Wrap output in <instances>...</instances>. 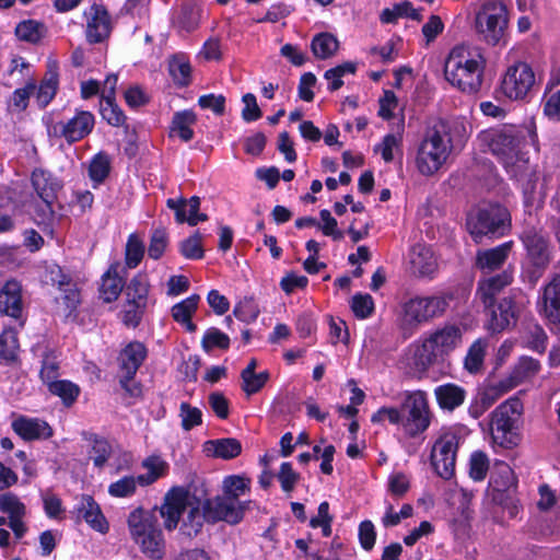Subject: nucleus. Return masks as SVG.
<instances>
[{"instance_id": "obj_1", "label": "nucleus", "mask_w": 560, "mask_h": 560, "mask_svg": "<svg viewBox=\"0 0 560 560\" xmlns=\"http://www.w3.org/2000/svg\"><path fill=\"white\" fill-rule=\"evenodd\" d=\"M206 491H201L200 495L191 493L189 489L183 487L172 488L164 498V502L160 508V515L164 520L166 530H174L182 518L179 526L180 535L192 538L196 537L207 522L206 510L202 508V497Z\"/></svg>"}, {"instance_id": "obj_2", "label": "nucleus", "mask_w": 560, "mask_h": 560, "mask_svg": "<svg viewBox=\"0 0 560 560\" xmlns=\"http://www.w3.org/2000/svg\"><path fill=\"white\" fill-rule=\"evenodd\" d=\"M460 131H465L463 124L442 118L427 126L416 156L417 168L422 175H433L443 166L453 150L454 137Z\"/></svg>"}, {"instance_id": "obj_3", "label": "nucleus", "mask_w": 560, "mask_h": 560, "mask_svg": "<svg viewBox=\"0 0 560 560\" xmlns=\"http://www.w3.org/2000/svg\"><path fill=\"white\" fill-rule=\"evenodd\" d=\"M486 63L480 49L457 45L445 59L444 77L462 93L477 95L483 85Z\"/></svg>"}, {"instance_id": "obj_4", "label": "nucleus", "mask_w": 560, "mask_h": 560, "mask_svg": "<svg viewBox=\"0 0 560 560\" xmlns=\"http://www.w3.org/2000/svg\"><path fill=\"white\" fill-rule=\"evenodd\" d=\"M464 328L456 324H444L433 330L416 350L415 363L425 371L439 359H444L463 342Z\"/></svg>"}, {"instance_id": "obj_5", "label": "nucleus", "mask_w": 560, "mask_h": 560, "mask_svg": "<svg viewBox=\"0 0 560 560\" xmlns=\"http://www.w3.org/2000/svg\"><path fill=\"white\" fill-rule=\"evenodd\" d=\"M127 522L130 535L141 551L153 560L162 559L165 555V539L155 513L136 509Z\"/></svg>"}, {"instance_id": "obj_6", "label": "nucleus", "mask_w": 560, "mask_h": 560, "mask_svg": "<svg viewBox=\"0 0 560 560\" xmlns=\"http://www.w3.org/2000/svg\"><path fill=\"white\" fill-rule=\"evenodd\" d=\"M127 522L130 535L141 551L153 560L162 559L165 555V539L155 513L136 509Z\"/></svg>"}, {"instance_id": "obj_7", "label": "nucleus", "mask_w": 560, "mask_h": 560, "mask_svg": "<svg viewBox=\"0 0 560 560\" xmlns=\"http://www.w3.org/2000/svg\"><path fill=\"white\" fill-rule=\"evenodd\" d=\"M523 410V401L514 396L491 412L490 433L494 444L512 448L521 442L520 422Z\"/></svg>"}, {"instance_id": "obj_8", "label": "nucleus", "mask_w": 560, "mask_h": 560, "mask_svg": "<svg viewBox=\"0 0 560 560\" xmlns=\"http://www.w3.org/2000/svg\"><path fill=\"white\" fill-rule=\"evenodd\" d=\"M489 148L503 163L506 172L515 178H522L525 160L522 152V138L513 127H504L487 135Z\"/></svg>"}, {"instance_id": "obj_9", "label": "nucleus", "mask_w": 560, "mask_h": 560, "mask_svg": "<svg viewBox=\"0 0 560 560\" xmlns=\"http://www.w3.org/2000/svg\"><path fill=\"white\" fill-rule=\"evenodd\" d=\"M509 18L499 0H482L476 11L475 25L479 38L490 46L499 45L505 35Z\"/></svg>"}, {"instance_id": "obj_10", "label": "nucleus", "mask_w": 560, "mask_h": 560, "mask_svg": "<svg viewBox=\"0 0 560 560\" xmlns=\"http://www.w3.org/2000/svg\"><path fill=\"white\" fill-rule=\"evenodd\" d=\"M399 411L402 416V429L408 436L415 438L429 428L430 408L425 392H405Z\"/></svg>"}, {"instance_id": "obj_11", "label": "nucleus", "mask_w": 560, "mask_h": 560, "mask_svg": "<svg viewBox=\"0 0 560 560\" xmlns=\"http://www.w3.org/2000/svg\"><path fill=\"white\" fill-rule=\"evenodd\" d=\"M509 212L506 208L490 203L480 208L476 215L467 219V228L476 243H480L483 236L499 237L508 228Z\"/></svg>"}, {"instance_id": "obj_12", "label": "nucleus", "mask_w": 560, "mask_h": 560, "mask_svg": "<svg viewBox=\"0 0 560 560\" xmlns=\"http://www.w3.org/2000/svg\"><path fill=\"white\" fill-rule=\"evenodd\" d=\"M447 307L448 300L442 295L411 298L402 305V325L409 328L418 327L442 316Z\"/></svg>"}, {"instance_id": "obj_13", "label": "nucleus", "mask_w": 560, "mask_h": 560, "mask_svg": "<svg viewBox=\"0 0 560 560\" xmlns=\"http://www.w3.org/2000/svg\"><path fill=\"white\" fill-rule=\"evenodd\" d=\"M252 501H241L223 494L213 499H205L202 509L206 510L208 523L225 522L231 525L238 524L248 510Z\"/></svg>"}, {"instance_id": "obj_14", "label": "nucleus", "mask_w": 560, "mask_h": 560, "mask_svg": "<svg viewBox=\"0 0 560 560\" xmlns=\"http://www.w3.org/2000/svg\"><path fill=\"white\" fill-rule=\"evenodd\" d=\"M459 438L454 433L442 434L431 450V465L443 479L450 480L455 474Z\"/></svg>"}, {"instance_id": "obj_15", "label": "nucleus", "mask_w": 560, "mask_h": 560, "mask_svg": "<svg viewBox=\"0 0 560 560\" xmlns=\"http://www.w3.org/2000/svg\"><path fill=\"white\" fill-rule=\"evenodd\" d=\"M536 308L549 326L560 331V272L555 273L539 294Z\"/></svg>"}, {"instance_id": "obj_16", "label": "nucleus", "mask_w": 560, "mask_h": 560, "mask_svg": "<svg viewBox=\"0 0 560 560\" xmlns=\"http://www.w3.org/2000/svg\"><path fill=\"white\" fill-rule=\"evenodd\" d=\"M86 19L85 36L90 44L106 40L112 33V19L102 4L94 3L84 12Z\"/></svg>"}, {"instance_id": "obj_17", "label": "nucleus", "mask_w": 560, "mask_h": 560, "mask_svg": "<svg viewBox=\"0 0 560 560\" xmlns=\"http://www.w3.org/2000/svg\"><path fill=\"white\" fill-rule=\"evenodd\" d=\"M95 124L94 115L88 110H77L75 115L66 122H58L54 130L68 143H74L89 136Z\"/></svg>"}, {"instance_id": "obj_18", "label": "nucleus", "mask_w": 560, "mask_h": 560, "mask_svg": "<svg viewBox=\"0 0 560 560\" xmlns=\"http://www.w3.org/2000/svg\"><path fill=\"white\" fill-rule=\"evenodd\" d=\"M148 350L145 346L140 341L129 342L118 355L119 371L121 377L119 383H126L127 381H133L139 368L147 359Z\"/></svg>"}, {"instance_id": "obj_19", "label": "nucleus", "mask_w": 560, "mask_h": 560, "mask_svg": "<svg viewBox=\"0 0 560 560\" xmlns=\"http://www.w3.org/2000/svg\"><path fill=\"white\" fill-rule=\"evenodd\" d=\"M11 427L25 441L46 440L52 436L50 425L38 418L20 416L12 422Z\"/></svg>"}, {"instance_id": "obj_20", "label": "nucleus", "mask_w": 560, "mask_h": 560, "mask_svg": "<svg viewBox=\"0 0 560 560\" xmlns=\"http://www.w3.org/2000/svg\"><path fill=\"white\" fill-rule=\"evenodd\" d=\"M500 91L509 100H523L525 96V62L515 61L508 68L501 81Z\"/></svg>"}, {"instance_id": "obj_21", "label": "nucleus", "mask_w": 560, "mask_h": 560, "mask_svg": "<svg viewBox=\"0 0 560 560\" xmlns=\"http://www.w3.org/2000/svg\"><path fill=\"white\" fill-rule=\"evenodd\" d=\"M549 260L550 252L545 236L541 234L527 236V265L530 264L538 269V272H532L529 279L536 281L540 277L541 270L549 264Z\"/></svg>"}, {"instance_id": "obj_22", "label": "nucleus", "mask_w": 560, "mask_h": 560, "mask_svg": "<svg viewBox=\"0 0 560 560\" xmlns=\"http://www.w3.org/2000/svg\"><path fill=\"white\" fill-rule=\"evenodd\" d=\"M22 287L15 280H9L0 290V313L15 319L22 316Z\"/></svg>"}, {"instance_id": "obj_23", "label": "nucleus", "mask_w": 560, "mask_h": 560, "mask_svg": "<svg viewBox=\"0 0 560 560\" xmlns=\"http://www.w3.org/2000/svg\"><path fill=\"white\" fill-rule=\"evenodd\" d=\"M512 248V242L503 243L494 248L478 250L476 255V267L483 275H490L500 269L508 259Z\"/></svg>"}, {"instance_id": "obj_24", "label": "nucleus", "mask_w": 560, "mask_h": 560, "mask_svg": "<svg viewBox=\"0 0 560 560\" xmlns=\"http://www.w3.org/2000/svg\"><path fill=\"white\" fill-rule=\"evenodd\" d=\"M489 310L490 320L488 328L498 332L515 324V305L512 299L505 298L498 305L495 303Z\"/></svg>"}, {"instance_id": "obj_25", "label": "nucleus", "mask_w": 560, "mask_h": 560, "mask_svg": "<svg viewBox=\"0 0 560 560\" xmlns=\"http://www.w3.org/2000/svg\"><path fill=\"white\" fill-rule=\"evenodd\" d=\"M511 282L512 275L509 271H503L502 273L479 280L477 294L479 295L485 307L493 306L495 296Z\"/></svg>"}, {"instance_id": "obj_26", "label": "nucleus", "mask_w": 560, "mask_h": 560, "mask_svg": "<svg viewBox=\"0 0 560 560\" xmlns=\"http://www.w3.org/2000/svg\"><path fill=\"white\" fill-rule=\"evenodd\" d=\"M411 270L419 277H432L438 262L432 249L423 244H416L410 252Z\"/></svg>"}, {"instance_id": "obj_27", "label": "nucleus", "mask_w": 560, "mask_h": 560, "mask_svg": "<svg viewBox=\"0 0 560 560\" xmlns=\"http://www.w3.org/2000/svg\"><path fill=\"white\" fill-rule=\"evenodd\" d=\"M516 483L512 468L506 463L497 460L490 472L488 489L493 492L511 493L515 490Z\"/></svg>"}, {"instance_id": "obj_28", "label": "nucleus", "mask_w": 560, "mask_h": 560, "mask_svg": "<svg viewBox=\"0 0 560 560\" xmlns=\"http://www.w3.org/2000/svg\"><path fill=\"white\" fill-rule=\"evenodd\" d=\"M434 396L442 410L454 411L465 402L467 392L455 383H445L434 388Z\"/></svg>"}, {"instance_id": "obj_29", "label": "nucleus", "mask_w": 560, "mask_h": 560, "mask_svg": "<svg viewBox=\"0 0 560 560\" xmlns=\"http://www.w3.org/2000/svg\"><path fill=\"white\" fill-rule=\"evenodd\" d=\"M78 515L82 517L93 529L104 534L108 530V523L103 515L100 505L91 495H82L78 505Z\"/></svg>"}, {"instance_id": "obj_30", "label": "nucleus", "mask_w": 560, "mask_h": 560, "mask_svg": "<svg viewBox=\"0 0 560 560\" xmlns=\"http://www.w3.org/2000/svg\"><path fill=\"white\" fill-rule=\"evenodd\" d=\"M199 301L200 296L192 294L172 307L174 320L183 325L189 332H195L197 329V326L191 322V316L196 312Z\"/></svg>"}, {"instance_id": "obj_31", "label": "nucleus", "mask_w": 560, "mask_h": 560, "mask_svg": "<svg viewBox=\"0 0 560 560\" xmlns=\"http://www.w3.org/2000/svg\"><path fill=\"white\" fill-rule=\"evenodd\" d=\"M205 452L213 457L232 459L241 454L242 444L234 438L211 440L205 443Z\"/></svg>"}, {"instance_id": "obj_32", "label": "nucleus", "mask_w": 560, "mask_h": 560, "mask_svg": "<svg viewBox=\"0 0 560 560\" xmlns=\"http://www.w3.org/2000/svg\"><path fill=\"white\" fill-rule=\"evenodd\" d=\"M488 347L489 342L486 338H478L469 346L464 358V369L469 374L482 372Z\"/></svg>"}, {"instance_id": "obj_33", "label": "nucleus", "mask_w": 560, "mask_h": 560, "mask_svg": "<svg viewBox=\"0 0 560 560\" xmlns=\"http://www.w3.org/2000/svg\"><path fill=\"white\" fill-rule=\"evenodd\" d=\"M32 184L39 198L50 206L56 199L58 183L45 171L36 170L32 174Z\"/></svg>"}, {"instance_id": "obj_34", "label": "nucleus", "mask_w": 560, "mask_h": 560, "mask_svg": "<svg viewBox=\"0 0 560 560\" xmlns=\"http://www.w3.org/2000/svg\"><path fill=\"white\" fill-rule=\"evenodd\" d=\"M149 287L150 284L147 275H136L126 287L128 305L147 307Z\"/></svg>"}, {"instance_id": "obj_35", "label": "nucleus", "mask_w": 560, "mask_h": 560, "mask_svg": "<svg viewBox=\"0 0 560 560\" xmlns=\"http://www.w3.org/2000/svg\"><path fill=\"white\" fill-rule=\"evenodd\" d=\"M124 285V280L119 277L117 267L110 266L102 277L100 298L106 303L114 302L120 295Z\"/></svg>"}, {"instance_id": "obj_36", "label": "nucleus", "mask_w": 560, "mask_h": 560, "mask_svg": "<svg viewBox=\"0 0 560 560\" xmlns=\"http://www.w3.org/2000/svg\"><path fill=\"white\" fill-rule=\"evenodd\" d=\"M58 85V72L55 68H49L36 91V102L40 108H45L54 100Z\"/></svg>"}, {"instance_id": "obj_37", "label": "nucleus", "mask_w": 560, "mask_h": 560, "mask_svg": "<svg viewBox=\"0 0 560 560\" xmlns=\"http://www.w3.org/2000/svg\"><path fill=\"white\" fill-rule=\"evenodd\" d=\"M47 389L52 396L59 397L66 408L72 407L81 393L79 385L69 380L51 382Z\"/></svg>"}, {"instance_id": "obj_38", "label": "nucleus", "mask_w": 560, "mask_h": 560, "mask_svg": "<svg viewBox=\"0 0 560 560\" xmlns=\"http://www.w3.org/2000/svg\"><path fill=\"white\" fill-rule=\"evenodd\" d=\"M339 48L338 39L330 33H319L311 42L313 55L322 60L332 57Z\"/></svg>"}, {"instance_id": "obj_39", "label": "nucleus", "mask_w": 560, "mask_h": 560, "mask_svg": "<svg viewBox=\"0 0 560 560\" xmlns=\"http://www.w3.org/2000/svg\"><path fill=\"white\" fill-rule=\"evenodd\" d=\"M196 122V115L191 110L176 112L172 119L171 135H177L180 140L188 142L194 138L190 128Z\"/></svg>"}, {"instance_id": "obj_40", "label": "nucleus", "mask_w": 560, "mask_h": 560, "mask_svg": "<svg viewBox=\"0 0 560 560\" xmlns=\"http://www.w3.org/2000/svg\"><path fill=\"white\" fill-rule=\"evenodd\" d=\"M467 471L475 482H482L490 471V458L482 451H474L468 459Z\"/></svg>"}, {"instance_id": "obj_41", "label": "nucleus", "mask_w": 560, "mask_h": 560, "mask_svg": "<svg viewBox=\"0 0 560 560\" xmlns=\"http://www.w3.org/2000/svg\"><path fill=\"white\" fill-rule=\"evenodd\" d=\"M112 161L109 155L106 152H98L90 162L89 165V177L94 183V187L104 183V180L108 177Z\"/></svg>"}, {"instance_id": "obj_42", "label": "nucleus", "mask_w": 560, "mask_h": 560, "mask_svg": "<svg viewBox=\"0 0 560 560\" xmlns=\"http://www.w3.org/2000/svg\"><path fill=\"white\" fill-rule=\"evenodd\" d=\"M48 280L58 287L59 290L65 291L67 294L65 299L74 305L78 302V294L75 290L68 289L71 285V278L65 273L62 268L58 265H52L47 269Z\"/></svg>"}, {"instance_id": "obj_43", "label": "nucleus", "mask_w": 560, "mask_h": 560, "mask_svg": "<svg viewBox=\"0 0 560 560\" xmlns=\"http://www.w3.org/2000/svg\"><path fill=\"white\" fill-rule=\"evenodd\" d=\"M168 71L177 85L187 86L190 83L191 67L184 55L174 56L170 60Z\"/></svg>"}, {"instance_id": "obj_44", "label": "nucleus", "mask_w": 560, "mask_h": 560, "mask_svg": "<svg viewBox=\"0 0 560 560\" xmlns=\"http://www.w3.org/2000/svg\"><path fill=\"white\" fill-rule=\"evenodd\" d=\"M250 479L240 476V475H230L226 476L222 481V494L240 499L241 495H244L249 491Z\"/></svg>"}, {"instance_id": "obj_45", "label": "nucleus", "mask_w": 560, "mask_h": 560, "mask_svg": "<svg viewBox=\"0 0 560 560\" xmlns=\"http://www.w3.org/2000/svg\"><path fill=\"white\" fill-rule=\"evenodd\" d=\"M201 347L203 351L208 353L214 348L228 350L230 348V337L220 329L210 327L206 330L201 339Z\"/></svg>"}, {"instance_id": "obj_46", "label": "nucleus", "mask_w": 560, "mask_h": 560, "mask_svg": "<svg viewBox=\"0 0 560 560\" xmlns=\"http://www.w3.org/2000/svg\"><path fill=\"white\" fill-rule=\"evenodd\" d=\"M355 70L357 65L351 61L328 69L324 74V78L329 81L328 90L332 92L339 90L343 85L342 77L347 73L353 74Z\"/></svg>"}, {"instance_id": "obj_47", "label": "nucleus", "mask_w": 560, "mask_h": 560, "mask_svg": "<svg viewBox=\"0 0 560 560\" xmlns=\"http://www.w3.org/2000/svg\"><path fill=\"white\" fill-rule=\"evenodd\" d=\"M0 511L10 517H24L26 514V506L20 498L12 493L5 492L0 494Z\"/></svg>"}, {"instance_id": "obj_48", "label": "nucleus", "mask_w": 560, "mask_h": 560, "mask_svg": "<svg viewBox=\"0 0 560 560\" xmlns=\"http://www.w3.org/2000/svg\"><path fill=\"white\" fill-rule=\"evenodd\" d=\"M144 255V244L137 234H130L127 244L125 259L128 268H136Z\"/></svg>"}, {"instance_id": "obj_49", "label": "nucleus", "mask_w": 560, "mask_h": 560, "mask_svg": "<svg viewBox=\"0 0 560 560\" xmlns=\"http://www.w3.org/2000/svg\"><path fill=\"white\" fill-rule=\"evenodd\" d=\"M548 336L537 323H527V348L542 354L547 348Z\"/></svg>"}, {"instance_id": "obj_50", "label": "nucleus", "mask_w": 560, "mask_h": 560, "mask_svg": "<svg viewBox=\"0 0 560 560\" xmlns=\"http://www.w3.org/2000/svg\"><path fill=\"white\" fill-rule=\"evenodd\" d=\"M36 91V82L34 79H31L26 82L23 88L16 89L9 101V106L13 108V110L23 112L28 106V101L31 95Z\"/></svg>"}, {"instance_id": "obj_51", "label": "nucleus", "mask_w": 560, "mask_h": 560, "mask_svg": "<svg viewBox=\"0 0 560 560\" xmlns=\"http://www.w3.org/2000/svg\"><path fill=\"white\" fill-rule=\"evenodd\" d=\"M100 107L103 119H105L109 125L119 127L125 124L126 116L120 107L115 103V98L101 100Z\"/></svg>"}, {"instance_id": "obj_52", "label": "nucleus", "mask_w": 560, "mask_h": 560, "mask_svg": "<svg viewBox=\"0 0 560 560\" xmlns=\"http://www.w3.org/2000/svg\"><path fill=\"white\" fill-rule=\"evenodd\" d=\"M15 35L21 40L37 43L43 35V24L34 20L22 21L15 27Z\"/></svg>"}, {"instance_id": "obj_53", "label": "nucleus", "mask_w": 560, "mask_h": 560, "mask_svg": "<svg viewBox=\"0 0 560 560\" xmlns=\"http://www.w3.org/2000/svg\"><path fill=\"white\" fill-rule=\"evenodd\" d=\"M202 235L199 231L185 238L179 244L180 254L187 259H201L203 257Z\"/></svg>"}, {"instance_id": "obj_54", "label": "nucleus", "mask_w": 560, "mask_h": 560, "mask_svg": "<svg viewBox=\"0 0 560 560\" xmlns=\"http://www.w3.org/2000/svg\"><path fill=\"white\" fill-rule=\"evenodd\" d=\"M179 417L184 431H190L192 428L202 423V412L199 408L183 401L179 406Z\"/></svg>"}, {"instance_id": "obj_55", "label": "nucleus", "mask_w": 560, "mask_h": 560, "mask_svg": "<svg viewBox=\"0 0 560 560\" xmlns=\"http://www.w3.org/2000/svg\"><path fill=\"white\" fill-rule=\"evenodd\" d=\"M176 23L187 32L194 31L199 23L198 9L192 4H183L177 14Z\"/></svg>"}, {"instance_id": "obj_56", "label": "nucleus", "mask_w": 560, "mask_h": 560, "mask_svg": "<svg viewBox=\"0 0 560 560\" xmlns=\"http://www.w3.org/2000/svg\"><path fill=\"white\" fill-rule=\"evenodd\" d=\"M168 244V235L164 229H156L152 232L150 237V244L148 248V255L150 258L158 260L160 259Z\"/></svg>"}, {"instance_id": "obj_57", "label": "nucleus", "mask_w": 560, "mask_h": 560, "mask_svg": "<svg viewBox=\"0 0 560 560\" xmlns=\"http://www.w3.org/2000/svg\"><path fill=\"white\" fill-rule=\"evenodd\" d=\"M60 363L55 355L46 354L42 360L39 377L48 386L51 382L59 380Z\"/></svg>"}, {"instance_id": "obj_58", "label": "nucleus", "mask_w": 560, "mask_h": 560, "mask_svg": "<svg viewBox=\"0 0 560 560\" xmlns=\"http://www.w3.org/2000/svg\"><path fill=\"white\" fill-rule=\"evenodd\" d=\"M270 374L268 371L241 376L242 389L247 396L258 393L268 382Z\"/></svg>"}, {"instance_id": "obj_59", "label": "nucleus", "mask_w": 560, "mask_h": 560, "mask_svg": "<svg viewBox=\"0 0 560 560\" xmlns=\"http://www.w3.org/2000/svg\"><path fill=\"white\" fill-rule=\"evenodd\" d=\"M92 441V459L94 465L101 468L108 460L112 454V446L107 440H105L104 438H100L97 435H95Z\"/></svg>"}, {"instance_id": "obj_60", "label": "nucleus", "mask_w": 560, "mask_h": 560, "mask_svg": "<svg viewBox=\"0 0 560 560\" xmlns=\"http://www.w3.org/2000/svg\"><path fill=\"white\" fill-rule=\"evenodd\" d=\"M137 483H139L138 477L135 478L133 476H126L116 482H113L108 488V492L110 495L117 498L129 497L135 493Z\"/></svg>"}, {"instance_id": "obj_61", "label": "nucleus", "mask_w": 560, "mask_h": 560, "mask_svg": "<svg viewBox=\"0 0 560 560\" xmlns=\"http://www.w3.org/2000/svg\"><path fill=\"white\" fill-rule=\"evenodd\" d=\"M351 310L358 318H368L374 311L372 296L370 294H355L352 298Z\"/></svg>"}, {"instance_id": "obj_62", "label": "nucleus", "mask_w": 560, "mask_h": 560, "mask_svg": "<svg viewBox=\"0 0 560 560\" xmlns=\"http://www.w3.org/2000/svg\"><path fill=\"white\" fill-rule=\"evenodd\" d=\"M233 314L242 322L252 323L258 317L259 311L252 299H244L235 305Z\"/></svg>"}, {"instance_id": "obj_63", "label": "nucleus", "mask_w": 560, "mask_h": 560, "mask_svg": "<svg viewBox=\"0 0 560 560\" xmlns=\"http://www.w3.org/2000/svg\"><path fill=\"white\" fill-rule=\"evenodd\" d=\"M277 478L281 485V489L284 492H291L299 481L300 475L293 470L291 463L284 462L280 466Z\"/></svg>"}, {"instance_id": "obj_64", "label": "nucleus", "mask_w": 560, "mask_h": 560, "mask_svg": "<svg viewBox=\"0 0 560 560\" xmlns=\"http://www.w3.org/2000/svg\"><path fill=\"white\" fill-rule=\"evenodd\" d=\"M358 536L360 545L365 551H371L374 548L376 541V530L374 524L371 521L366 520L360 523Z\"/></svg>"}]
</instances>
